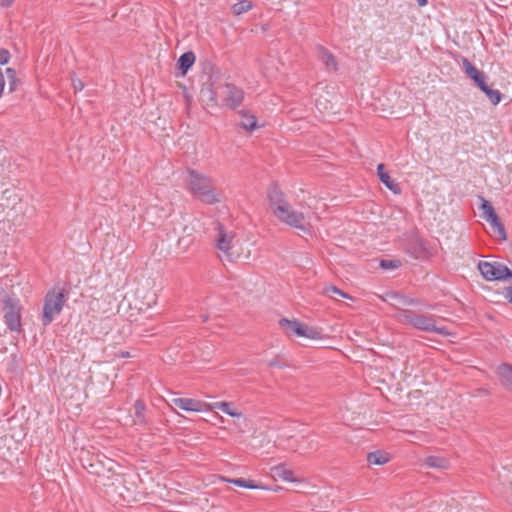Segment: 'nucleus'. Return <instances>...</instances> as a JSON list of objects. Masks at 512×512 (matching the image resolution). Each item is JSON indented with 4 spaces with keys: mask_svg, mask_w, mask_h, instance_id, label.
I'll use <instances>...</instances> for the list:
<instances>
[{
    "mask_svg": "<svg viewBox=\"0 0 512 512\" xmlns=\"http://www.w3.org/2000/svg\"><path fill=\"white\" fill-rule=\"evenodd\" d=\"M268 199L274 215L280 221L297 229L306 230L303 213L297 212L291 208L285 199L284 193L276 183L270 185L268 189Z\"/></svg>",
    "mask_w": 512,
    "mask_h": 512,
    "instance_id": "f257e3e1",
    "label": "nucleus"
},
{
    "mask_svg": "<svg viewBox=\"0 0 512 512\" xmlns=\"http://www.w3.org/2000/svg\"><path fill=\"white\" fill-rule=\"evenodd\" d=\"M186 172L189 176L188 190L194 198L206 205H213L220 201L211 177L192 168H187Z\"/></svg>",
    "mask_w": 512,
    "mask_h": 512,
    "instance_id": "f03ea898",
    "label": "nucleus"
},
{
    "mask_svg": "<svg viewBox=\"0 0 512 512\" xmlns=\"http://www.w3.org/2000/svg\"><path fill=\"white\" fill-rule=\"evenodd\" d=\"M201 93L207 95L208 101L213 105H217V99L221 97L223 104L231 109L240 106L244 99L243 90L231 83L215 86L212 82H207L201 89Z\"/></svg>",
    "mask_w": 512,
    "mask_h": 512,
    "instance_id": "7ed1b4c3",
    "label": "nucleus"
},
{
    "mask_svg": "<svg viewBox=\"0 0 512 512\" xmlns=\"http://www.w3.org/2000/svg\"><path fill=\"white\" fill-rule=\"evenodd\" d=\"M69 291L65 288L55 286L47 292L44 297L43 313L41 322L43 326L50 325L54 318L62 312L65 302L68 299Z\"/></svg>",
    "mask_w": 512,
    "mask_h": 512,
    "instance_id": "20e7f679",
    "label": "nucleus"
},
{
    "mask_svg": "<svg viewBox=\"0 0 512 512\" xmlns=\"http://www.w3.org/2000/svg\"><path fill=\"white\" fill-rule=\"evenodd\" d=\"M398 320L401 323L411 325L413 328L421 331L433 332L443 336L450 335V332L445 326H436L435 316L431 314H420L406 309L399 313Z\"/></svg>",
    "mask_w": 512,
    "mask_h": 512,
    "instance_id": "39448f33",
    "label": "nucleus"
},
{
    "mask_svg": "<svg viewBox=\"0 0 512 512\" xmlns=\"http://www.w3.org/2000/svg\"><path fill=\"white\" fill-rule=\"evenodd\" d=\"M2 311L4 322L12 332L22 331V306L19 298L15 294H5L2 299Z\"/></svg>",
    "mask_w": 512,
    "mask_h": 512,
    "instance_id": "423d86ee",
    "label": "nucleus"
},
{
    "mask_svg": "<svg viewBox=\"0 0 512 512\" xmlns=\"http://www.w3.org/2000/svg\"><path fill=\"white\" fill-rule=\"evenodd\" d=\"M117 463L105 455L92 454L83 460V467L88 473L110 480L116 474Z\"/></svg>",
    "mask_w": 512,
    "mask_h": 512,
    "instance_id": "0eeeda50",
    "label": "nucleus"
},
{
    "mask_svg": "<svg viewBox=\"0 0 512 512\" xmlns=\"http://www.w3.org/2000/svg\"><path fill=\"white\" fill-rule=\"evenodd\" d=\"M478 270L486 281H504L512 278V270L501 262L480 261Z\"/></svg>",
    "mask_w": 512,
    "mask_h": 512,
    "instance_id": "6e6552de",
    "label": "nucleus"
},
{
    "mask_svg": "<svg viewBox=\"0 0 512 512\" xmlns=\"http://www.w3.org/2000/svg\"><path fill=\"white\" fill-rule=\"evenodd\" d=\"M215 229L217 230V236L215 238L216 247L226 256L227 260L233 261L235 253L232 251V241L234 239V233L227 232L219 221L215 222Z\"/></svg>",
    "mask_w": 512,
    "mask_h": 512,
    "instance_id": "1a4fd4ad",
    "label": "nucleus"
},
{
    "mask_svg": "<svg viewBox=\"0 0 512 512\" xmlns=\"http://www.w3.org/2000/svg\"><path fill=\"white\" fill-rule=\"evenodd\" d=\"M406 252L413 258L425 260L429 257L426 242L420 237H411L406 244Z\"/></svg>",
    "mask_w": 512,
    "mask_h": 512,
    "instance_id": "9d476101",
    "label": "nucleus"
},
{
    "mask_svg": "<svg viewBox=\"0 0 512 512\" xmlns=\"http://www.w3.org/2000/svg\"><path fill=\"white\" fill-rule=\"evenodd\" d=\"M172 403L182 410L191 412H201L211 408L210 404L192 398H174Z\"/></svg>",
    "mask_w": 512,
    "mask_h": 512,
    "instance_id": "9b49d317",
    "label": "nucleus"
},
{
    "mask_svg": "<svg viewBox=\"0 0 512 512\" xmlns=\"http://www.w3.org/2000/svg\"><path fill=\"white\" fill-rule=\"evenodd\" d=\"M462 65L466 75L473 80L478 88L485 83L486 76L484 72L477 69L467 58H462Z\"/></svg>",
    "mask_w": 512,
    "mask_h": 512,
    "instance_id": "f8f14e48",
    "label": "nucleus"
},
{
    "mask_svg": "<svg viewBox=\"0 0 512 512\" xmlns=\"http://www.w3.org/2000/svg\"><path fill=\"white\" fill-rule=\"evenodd\" d=\"M377 175L380 181L394 194H400L402 192L400 185L392 179L389 173L385 170L384 164H378Z\"/></svg>",
    "mask_w": 512,
    "mask_h": 512,
    "instance_id": "ddd939ff",
    "label": "nucleus"
},
{
    "mask_svg": "<svg viewBox=\"0 0 512 512\" xmlns=\"http://www.w3.org/2000/svg\"><path fill=\"white\" fill-rule=\"evenodd\" d=\"M317 57L324 64L326 69L337 71L338 62L336 57L325 47L318 46L317 47Z\"/></svg>",
    "mask_w": 512,
    "mask_h": 512,
    "instance_id": "4468645a",
    "label": "nucleus"
},
{
    "mask_svg": "<svg viewBox=\"0 0 512 512\" xmlns=\"http://www.w3.org/2000/svg\"><path fill=\"white\" fill-rule=\"evenodd\" d=\"M196 56L193 51L183 53L177 60L176 66L179 71L178 75L185 76L189 69L194 65Z\"/></svg>",
    "mask_w": 512,
    "mask_h": 512,
    "instance_id": "2eb2a0df",
    "label": "nucleus"
},
{
    "mask_svg": "<svg viewBox=\"0 0 512 512\" xmlns=\"http://www.w3.org/2000/svg\"><path fill=\"white\" fill-rule=\"evenodd\" d=\"M497 375L501 379V385L512 391V364L502 363L497 367Z\"/></svg>",
    "mask_w": 512,
    "mask_h": 512,
    "instance_id": "dca6fc26",
    "label": "nucleus"
},
{
    "mask_svg": "<svg viewBox=\"0 0 512 512\" xmlns=\"http://www.w3.org/2000/svg\"><path fill=\"white\" fill-rule=\"evenodd\" d=\"M279 325L288 334L291 332L296 334L297 336H302L305 334V332H304L305 324L297 321L296 319L289 320L287 318H282L279 320Z\"/></svg>",
    "mask_w": 512,
    "mask_h": 512,
    "instance_id": "f3484780",
    "label": "nucleus"
},
{
    "mask_svg": "<svg viewBox=\"0 0 512 512\" xmlns=\"http://www.w3.org/2000/svg\"><path fill=\"white\" fill-rule=\"evenodd\" d=\"M239 115L241 117L239 125L244 130L252 132L259 127L256 116L250 114L247 110H241Z\"/></svg>",
    "mask_w": 512,
    "mask_h": 512,
    "instance_id": "a211bd4d",
    "label": "nucleus"
},
{
    "mask_svg": "<svg viewBox=\"0 0 512 512\" xmlns=\"http://www.w3.org/2000/svg\"><path fill=\"white\" fill-rule=\"evenodd\" d=\"M145 404L143 400L138 399L134 404V415H133V424L139 426L147 425V420L145 417Z\"/></svg>",
    "mask_w": 512,
    "mask_h": 512,
    "instance_id": "6ab92c4d",
    "label": "nucleus"
},
{
    "mask_svg": "<svg viewBox=\"0 0 512 512\" xmlns=\"http://www.w3.org/2000/svg\"><path fill=\"white\" fill-rule=\"evenodd\" d=\"M423 465L428 468L445 470L449 468L450 463L449 460L444 457L430 455L424 459Z\"/></svg>",
    "mask_w": 512,
    "mask_h": 512,
    "instance_id": "aec40b11",
    "label": "nucleus"
},
{
    "mask_svg": "<svg viewBox=\"0 0 512 512\" xmlns=\"http://www.w3.org/2000/svg\"><path fill=\"white\" fill-rule=\"evenodd\" d=\"M223 481H226L228 483H232L238 487L242 488H248V489H267L266 486L262 485L261 483H257L254 480L251 479H244V478H235V479H228V478H222Z\"/></svg>",
    "mask_w": 512,
    "mask_h": 512,
    "instance_id": "412c9836",
    "label": "nucleus"
},
{
    "mask_svg": "<svg viewBox=\"0 0 512 512\" xmlns=\"http://www.w3.org/2000/svg\"><path fill=\"white\" fill-rule=\"evenodd\" d=\"M390 460L388 453L377 450L367 454V462L371 465H384Z\"/></svg>",
    "mask_w": 512,
    "mask_h": 512,
    "instance_id": "4be33fe9",
    "label": "nucleus"
},
{
    "mask_svg": "<svg viewBox=\"0 0 512 512\" xmlns=\"http://www.w3.org/2000/svg\"><path fill=\"white\" fill-rule=\"evenodd\" d=\"M479 89L489 98L493 105H497L502 100V93L499 90L490 88L486 82L482 84Z\"/></svg>",
    "mask_w": 512,
    "mask_h": 512,
    "instance_id": "5701e85b",
    "label": "nucleus"
},
{
    "mask_svg": "<svg viewBox=\"0 0 512 512\" xmlns=\"http://www.w3.org/2000/svg\"><path fill=\"white\" fill-rule=\"evenodd\" d=\"M487 222L490 223L494 231L497 233L499 240L507 239L505 227L498 215H495V217L488 219Z\"/></svg>",
    "mask_w": 512,
    "mask_h": 512,
    "instance_id": "b1692460",
    "label": "nucleus"
},
{
    "mask_svg": "<svg viewBox=\"0 0 512 512\" xmlns=\"http://www.w3.org/2000/svg\"><path fill=\"white\" fill-rule=\"evenodd\" d=\"M479 199L481 201L480 209L482 211V218L487 221L488 219L495 217L497 213L495 212L492 204L482 196H479Z\"/></svg>",
    "mask_w": 512,
    "mask_h": 512,
    "instance_id": "393cba45",
    "label": "nucleus"
},
{
    "mask_svg": "<svg viewBox=\"0 0 512 512\" xmlns=\"http://www.w3.org/2000/svg\"><path fill=\"white\" fill-rule=\"evenodd\" d=\"M214 407L220 409L222 412H224L232 417H241L242 416L241 412H237V411L231 409V404L228 402H216L213 405H211L210 409H212Z\"/></svg>",
    "mask_w": 512,
    "mask_h": 512,
    "instance_id": "a878e982",
    "label": "nucleus"
},
{
    "mask_svg": "<svg viewBox=\"0 0 512 512\" xmlns=\"http://www.w3.org/2000/svg\"><path fill=\"white\" fill-rule=\"evenodd\" d=\"M402 266V262L399 259H381L379 267L383 270H394Z\"/></svg>",
    "mask_w": 512,
    "mask_h": 512,
    "instance_id": "bb28decb",
    "label": "nucleus"
},
{
    "mask_svg": "<svg viewBox=\"0 0 512 512\" xmlns=\"http://www.w3.org/2000/svg\"><path fill=\"white\" fill-rule=\"evenodd\" d=\"M273 472L276 476L282 478L285 481H294L293 472L285 469L284 466L279 465L273 468Z\"/></svg>",
    "mask_w": 512,
    "mask_h": 512,
    "instance_id": "cd10ccee",
    "label": "nucleus"
},
{
    "mask_svg": "<svg viewBox=\"0 0 512 512\" xmlns=\"http://www.w3.org/2000/svg\"><path fill=\"white\" fill-rule=\"evenodd\" d=\"M251 7H252V4L250 1H247V0L239 1L232 6V12L235 15H241V14L249 11L251 9Z\"/></svg>",
    "mask_w": 512,
    "mask_h": 512,
    "instance_id": "c85d7f7f",
    "label": "nucleus"
},
{
    "mask_svg": "<svg viewBox=\"0 0 512 512\" xmlns=\"http://www.w3.org/2000/svg\"><path fill=\"white\" fill-rule=\"evenodd\" d=\"M304 332H305V334L302 335L301 337H307L310 339H322L323 338L321 331H319L318 329H316L314 327L307 326L306 324L304 327Z\"/></svg>",
    "mask_w": 512,
    "mask_h": 512,
    "instance_id": "c756f323",
    "label": "nucleus"
},
{
    "mask_svg": "<svg viewBox=\"0 0 512 512\" xmlns=\"http://www.w3.org/2000/svg\"><path fill=\"white\" fill-rule=\"evenodd\" d=\"M325 292L328 294L332 292V293L338 294L344 298H350V296L348 294H346L345 292L341 291L339 288H337L336 286H333V285L326 287Z\"/></svg>",
    "mask_w": 512,
    "mask_h": 512,
    "instance_id": "7c9ffc66",
    "label": "nucleus"
},
{
    "mask_svg": "<svg viewBox=\"0 0 512 512\" xmlns=\"http://www.w3.org/2000/svg\"><path fill=\"white\" fill-rule=\"evenodd\" d=\"M10 53L7 49H0V64L5 65L9 62Z\"/></svg>",
    "mask_w": 512,
    "mask_h": 512,
    "instance_id": "2f4dec72",
    "label": "nucleus"
},
{
    "mask_svg": "<svg viewBox=\"0 0 512 512\" xmlns=\"http://www.w3.org/2000/svg\"><path fill=\"white\" fill-rule=\"evenodd\" d=\"M72 86L76 92L84 89V83L78 78H72Z\"/></svg>",
    "mask_w": 512,
    "mask_h": 512,
    "instance_id": "473e14b6",
    "label": "nucleus"
},
{
    "mask_svg": "<svg viewBox=\"0 0 512 512\" xmlns=\"http://www.w3.org/2000/svg\"><path fill=\"white\" fill-rule=\"evenodd\" d=\"M268 366L283 368L285 365L279 361L278 357H275L268 362Z\"/></svg>",
    "mask_w": 512,
    "mask_h": 512,
    "instance_id": "72a5a7b5",
    "label": "nucleus"
},
{
    "mask_svg": "<svg viewBox=\"0 0 512 512\" xmlns=\"http://www.w3.org/2000/svg\"><path fill=\"white\" fill-rule=\"evenodd\" d=\"M14 1L15 0H1L0 5L1 7L8 8L14 3Z\"/></svg>",
    "mask_w": 512,
    "mask_h": 512,
    "instance_id": "f704fd0d",
    "label": "nucleus"
},
{
    "mask_svg": "<svg viewBox=\"0 0 512 512\" xmlns=\"http://www.w3.org/2000/svg\"><path fill=\"white\" fill-rule=\"evenodd\" d=\"M6 73H7V75H8V77H9V78H14V77H15V75H16L15 70H14V69H12V68H7V69H6Z\"/></svg>",
    "mask_w": 512,
    "mask_h": 512,
    "instance_id": "c9c22d12",
    "label": "nucleus"
},
{
    "mask_svg": "<svg viewBox=\"0 0 512 512\" xmlns=\"http://www.w3.org/2000/svg\"><path fill=\"white\" fill-rule=\"evenodd\" d=\"M317 448H318V444L317 443L313 444L312 441L308 443L307 449H315L316 450Z\"/></svg>",
    "mask_w": 512,
    "mask_h": 512,
    "instance_id": "e433bc0d",
    "label": "nucleus"
},
{
    "mask_svg": "<svg viewBox=\"0 0 512 512\" xmlns=\"http://www.w3.org/2000/svg\"><path fill=\"white\" fill-rule=\"evenodd\" d=\"M416 1L420 7L426 6L428 3V0H416Z\"/></svg>",
    "mask_w": 512,
    "mask_h": 512,
    "instance_id": "4c0bfd02",
    "label": "nucleus"
},
{
    "mask_svg": "<svg viewBox=\"0 0 512 512\" xmlns=\"http://www.w3.org/2000/svg\"><path fill=\"white\" fill-rule=\"evenodd\" d=\"M15 83H16L15 79L10 82V90L11 91H13L15 89Z\"/></svg>",
    "mask_w": 512,
    "mask_h": 512,
    "instance_id": "58836bf2",
    "label": "nucleus"
},
{
    "mask_svg": "<svg viewBox=\"0 0 512 512\" xmlns=\"http://www.w3.org/2000/svg\"><path fill=\"white\" fill-rule=\"evenodd\" d=\"M200 317H201V319H202V322H206V321H207V319H208V316H207V315H201Z\"/></svg>",
    "mask_w": 512,
    "mask_h": 512,
    "instance_id": "ea45409f",
    "label": "nucleus"
},
{
    "mask_svg": "<svg viewBox=\"0 0 512 512\" xmlns=\"http://www.w3.org/2000/svg\"><path fill=\"white\" fill-rule=\"evenodd\" d=\"M413 302H414L413 300H407V299H404V303H408V304H410V303H413Z\"/></svg>",
    "mask_w": 512,
    "mask_h": 512,
    "instance_id": "a19ab883",
    "label": "nucleus"
}]
</instances>
